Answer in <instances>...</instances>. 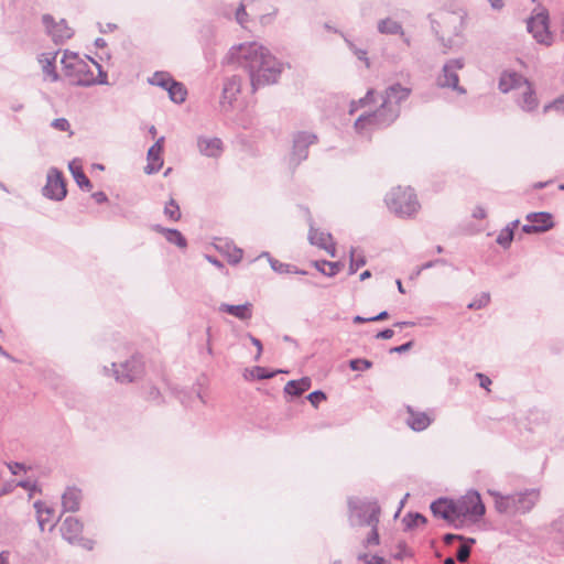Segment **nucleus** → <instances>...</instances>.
<instances>
[{
	"label": "nucleus",
	"mask_w": 564,
	"mask_h": 564,
	"mask_svg": "<svg viewBox=\"0 0 564 564\" xmlns=\"http://www.w3.org/2000/svg\"><path fill=\"white\" fill-rule=\"evenodd\" d=\"M228 61L237 63L250 78L252 91L275 84L282 73L283 64L263 45L257 42L232 46Z\"/></svg>",
	"instance_id": "1"
},
{
	"label": "nucleus",
	"mask_w": 564,
	"mask_h": 564,
	"mask_svg": "<svg viewBox=\"0 0 564 564\" xmlns=\"http://www.w3.org/2000/svg\"><path fill=\"white\" fill-rule=\"evenodd\" d=\"M457 508L462 509L458 512L460 523H463V520L466 518L477 521L486 512V508L481 500V497L475 490L468 491L465 496H463L460 499H458Z\"/></svg>",
	"instance_id": "9"
},
{
	"label": "nucleus",
	"mask_w": 564,
	"mask_h": 564,
	"mask_svg": "<svg viewBox=\"0 0 564 564\" xmlns=\"http://www.w3.org/2000/svg\"><path fill=\"white\" fill-rule=\"evenodd\" d=\"M72 58L74 59V64L66 65V76L84 74L88 76L87 78L93 77V72L89 69L86 62L80 59L77 54H72Z\"/></svg>",
	"instance_id": "27"
},
{
	"label": "nucleus",
	"mask_w": 564,
	"mask_h": 564,
	"mask_svg": "<svg viewBox=\"0 0 564 564\" xmlns=\"http://www.w3.org/2000/svg\"><path fill=\"white\" fill-rule=\"evenodd\" d=\"M82 490L76 487H68L62 496V506L64 511L76 512L79 510L82 501Z\"/></svg>",
	"instance_id": "23"
},
{
	"label": "nucleus",
	"mask_w": 564,
	"mask_h": 564,
	"mask_svg": "<svg viewBox=\"0 0 564 564\" xmlns=\"http://www.w3.org/2000/svg\"><path fill=\"white\" fill-rule=\"evenodd\" d=\"M173 79L174 78L170 73L158 70L152 75V77L149 78L148 82L150 85L161 87L167 91L170 82H173Z\"/></svg>",
	"instance_id": "35"
},
{
	"label": "nucleus",
	"mask_w": 564,
	"mask_h": 564,
	"mask_svg": "<svg viewBox=\"0 0 564 564\" xmlns=\"http://www.w3.org/2000/svg\"><path fill=\"white\" fill-rule=\"evenodd\" d=\"M17 486H19L25 490H29V491H33L36 488V484L29 479L18 481Z\"/></svg>",
	"instance_id": "60"
},
{
	"label": "nucleus",
	"mask_w": 564,
	"mask_h": 564,
	"mask_svg": "<svg viewBox=\"0 0 564 564\" xmlns=\"http://www.w3.org/2000/svg\"><path fill=\"white\" fill-rule=\"evenodd\" d=\"M90 61L97 66L98 73H99V78L96 79V78H94V76L89 77V78H78L74 83L76 86L88 87V86H91V85H95V84H100V85L107 84L108 75L102 69L101 65L99 63L95 62L93 58H90Z\"/></svg>",
	"instance_id": "31"
},
{
	"label": "nucleus",
	"mask_w": 564,
	"mask_h": 564,
	"mask_svg": "<svg viewBox=\"0 0 564 564\" xmlns=\"http://www.w3.org/2000/svg\"><path fill=\"white\" fill-rule=\"evenodd\" d=\"M498 86L505 94L516 90V102L523 111L532 112L538 108L539 100L535 90L532 84L521 74L516 72L503 73Z\"/></svg>",
	"instance_id": "3"
},
{
	"label": "nucleus",
	"mask_w": 564,
	"mask_h": 564,
	"mask_svg": "<svg viewBox=\"0 0 564 564\" xmlns=\"http://www.w3.org/2000/svg\"><path fill=\"white\" fill-rule=\"evenodd\" d=\"M307 214H310L307 212ZM308 240L312 245L317 246L321 249L326 250L332 257H335V245L333 243V237L329 232L321 231L314 227V221L308 215Z\"/></svg>",
	"instance_id": "15"
},
{
	"label": "nucleus",
	"mask_w": 564,
	"mask_h": 564,
	"mask_svg": "<svg viewBox=\"0 0 564 564\" xmlns=\"http://www.w3.org/2000/svg\"><path fill=\"white\" fill-rule=\"evenodd\" d=\"M165 239L170 242V243H173L175 246H177L178 248H186L187 247V240L186 238L182 235V232L177 229H170V230H166V236H165Z\"/></svg>",
	"instance_id": "38"
},
{
	"label": "nucleus",
	"mask_w": 564,
	"mask_h": 564,
	"mask_svg": "<svg viewBox=\"0 0 564 564\" xmlns=\"http://www.w3.org/2000/svg\"><path fill=\"white\" fill-rule=\"evenodd\" d=\"M543 228L542 226H535L533 225L532 223H529V224H525L522 226V231L524 234H528V235H531V234H543Z\"/></svg>",
	"instance_id": "53"
},
{
	"label": "nucleus",
	"mask_w": 564,
	"mask_h": 564,
	"mask_svg": "<svg viewBox=\"0 0 564 564\" xmlns=\"http://www.w3.org/2000/svg\"><path fill=\"white\" fill-rule=\"evenodd\" d=\"M394 335V332L391 328H384L377 333L376 338L377 339H390Z\"/></svg>",
	"instance_id": "61"
},
{
	"label": "nucleus",
	"mask_w": 564,
	"mask_h": 564,
	"mask_svg": "<svg viewBox=\"0 0 564 564\" xmlns=\"http://www.w3.org/2000/svg\"><path fill=\"white\" fill-rule=\"evenodd\" d=\"M370 527H371V531L366 540L367 544L368 545H371V544L377 545L379 543V533H378V529H377L378 525H370Z\"/></svg>",
	"instance_id": "54"
},
{
	"label": "nucleus",
	"mask_w": 564,
	"mask_h": 564,
	"mask_svg": "<svg viewBox=\"0 0 564 564\" xmlns=\"http://www.w3.org/2000/svg\"><path fill=\"white\" fill-rule=\"evenodd\" d=\"M513 237H514V234L512 232L511 227L510 228H503L499 232L496 241H497V243L499 246H501L502 248L507 249V248L510 247V245H511V242L513 240Z\"/></svg>",
	"instance_id": "41"
},
{
	"label": "nucleus",
	"mask_w": 564,
	"mask_h": 564,
	"mask_svg": "<svg viewBox=\"0 0 564 564\" xmlns=\"http://www.w3.org/2000/svg\"><path fill=\"white\" fill-rule=\"evenodd\" d=\"M551 109H556V110H563L564 111V97H560V98L555 99L554 101L545 105L544 108H543V112L546 113Z\"/></svg>",
	"instance_id": "50"
},
{
	"label": "nucleus",
	"mask_w": 564,
	"mask_h": 564,
	"mask_svg": "<svg viewBox=\"0 0 564 564\" xmlns=\"http://www.w3.org/2000/svg\"><path fill=\"white\" fill-rule=\"evenodd\" d=\"M476 377L479 379V386L481 388L488 390L489 386L491 384V379L489 377H487L486 375L480 373V372H478L476 375Z\"/></svg>",
	"instance_id": "59"
},
{
	"label": "nucleus",
	"mask_w": 564,
	"mask_h": 564,
	"mask_svg": "<svg viewBox=\"0 0 564 564\" xmlns=\"http://www.w3.org/2000/svg\"><path fill=\"white\" fill-rule=\"evenodd\" d=\"M54 62L55 56L46 57L45 63L43 65V72L51 77L52 82H57L59 76L55 69Z\"/></svg>",
	"instance_id": "45"
},
{
	"label": "nucleus",
	"mask_w": 564,
	"mask_h": 564,
	"mask_svg": "<svg viewBox=\"0 0 564 564\" xmlns=\"http://www.w3.org/2000/svg\"><path fill=\"white\" fill-rule=\"evenodd\" d=\"M390 557L394 561H406L413 557V552L404 542L400 541L395 546L391 547Z\"/></svg>",
	"instance_id": "33"
},
{
	"label": "nucleus",
	"mask_w": 564,
	"mask_h": 564,
	"mask_svg": "<svg viewBox=\"0 0 564 564\" xmlns=\"http://www.w3.org/2000/svg\"><path fill=\"white\" fill-rule=\"evenodd\" d=\"M164 215L173 221H177L181 218L180 206L175 199L171 198L164 207Z\"/></svg>",
	"instance_id": "40"
},
{
	"label": "nucleus",
	"mask_w": 564,
	"mask_h": 564,
	"mask_svg": "<svg viewBox=\"0 0 564 564\" xmlns=\"http://www.w3.org/2000/svg\"><path fill=\"white\" fill-rule=\"evenodd\" d=\"M297 386L304 389V391H307L311 388V379L308 377H303L299 380H293Z\"/></svg>",
	"instance_id": "62"
},
{
	"label": "nucleus",
	"mask_w": 564,
	"mask_h": 564,
	"mask_svg": "<svg viewBox=\"0 0 564 564\" xmlns=\"http://www.w3.org/2000/svg\"><path fill=\"white\" fill-rule=\"evenodd\" d=\"M248 338L250 339V341L252 343V345H254L257 347V355L254 357V360L258 361L260 356H261V352H262V343L260 339H258L257 337L252 336L251 334H247Z\"/></svg>",
	"instance_id": "56"
},
{
	"label": "nucleus",
	"mask_w": 564,
	"mask_h": 564,
	"mask_svg": "<svg viewBox=\"0 0 564 564\" xmlns=\"http://www.w3.org/2000/svg\"><path fill=\"white\" fill-rule=\"evenodd\" d=\"M525 220L528 223H532L535 226H542L543 232H546L551 230L555 224L553 221V216L549 212H536V213H530L525 216Z\"/></svg>",
	"instance_id": "26"
},
{
	"label": "nucleus",
	"mask_w": 564,
	"mask_h": 564,
	"mask_svg": "<svg viewBox=\"0 0 564 564\" xmlns=\"http://www.w3.org/2000/svg\"><path fill=\"white\" fill-rule=\"evenodd\" d=\"M262 256L268 257L271 269L276 273L306 274L305 271L297 269L295 265L280 262L279 260L270 257L269 252H263Z\"/></svg>",
	"instance_id": "28"
},
{
	"label": "nucleus",
	"mask_w": 564,
	"mask_h": 564,
	"mask_svg": "<svg viewBox=\"0 0 564 564\" xmlns=\"http://www.w3.org/2000/svg\"><path fill=\"white\" fill-rule=\"evenodd\" d=\"M219 311L232 315L240 321H248L252 317V304L248 302L239 305L223 303L219 306Z\"/></svg>",
	"instance_id": "24"
},
{
	"label": "nucleus",
	"mask_w": 564,
	"mask_h": 564,
	"mask_svg": "<svg viewBox=\"0 0 564 564\" xmlns=\"http://www.w3.org/2000/svg\"><path fill=\"white\" fill-rule=\"evenodd\" d=\"M464 67L463 58H453L447 61L443 68L442 74L437 77V85L441 88H452L458 94H466V89L459 86V78L457 70Z\"/></svg>",
	"instance_id": "11"
},
{
	"label": "nucleus",
	"mask_w": 564,
	"mask_h": 564,
	"mask_svg": "<svg viewBox=\"0 0 564 564\" xmlns=\"http://www.w3.org/2000/svg\"><path fill=\"white\" fill-rule=\"evenodd\" d=\"M443 541L445 545L454 547L452 555L460 563L467 561L471 545L475 543V539L473 538H464L463 535L454 533H446L443 536Z\"/></svg>",
	"instance_id": "14"
},
{
	"label": "nucleus",
	"mask_w": 564,
	"mask_h": 564,
	"mask_svg": "<svg viewBox=\"0 0 564 564\" xmlns=\"http://www.w3.org/2000/svg\"><path fill=\"white\" fill-rule=\"evenodd\" d=\"M488 494L494 498L496 510L509 516L528 513L540 500V490L535 488L510 495L489 489Z\"/></svg>",
	"instance_id": "2"
},
{
	"label": "nucleus",
	"mask_w": 564,
	"mask_h": 564,
	"mask_svg": "<svg viewBox=\"0 0 564 564\" xmlns=\"http://www.w3.org/2000/svg\"><path fill=\"white\" fill-rule=\"evenodd\" d=\"M43 195L52 200L61 202L67 195L66 181L62 171L51 167L47 172Z\"/></svg>",
	"instance_id": "12"
},
{
	"label": "nucleus",
	"mask_w": 564,
	"mask_h": 564,
	"mask_svg": "<svg viewBox=\"0 0 564 564\" xmlns=\"http://www.w3.org/2000/svg\"><path fill=\"white\" fill-rule=\"evenodd\" d=\"M197 148L202 155L218 158L223 152V141L219 138H197Z\"/></svg>",
	"instance_id": "21"
},
{
	"label": "nucleus",
	"mask_w": 564,
	"mask_h": 564,
	"mask_svg": "<svg viewBox=\"0 0 564 564\" xmlns=\"http://www.w3.org/2000/svg\"><path fill=\"white\" fill-rule=\"evenodd\" d=\"M278 371H270L267 368L257 366L251 371V376L258 380L273 378Z\"/></svg>",
	"instance_id": "46"
},
{
	"label": "nucleus",
	"mask_w": 564,
	"mask_h": 564,
	"mask_svg": "<svg viewBox=\"0 0 564 564\" xmlns=\"http://www.w3.org/2000/svg\"><path fill=\"white\" fill-rule=\"evenodd\" d=\"M68 169L79 188L87 192H89L93 188L90 180L84 173L82 165L77 163L76 160L69 162Z\"/></svg>",
	"instance_id": "25"
},
{
	"label": "nucleus",
	"mask_w": 564,
	"mask_h": 564,
	"mask_svg": "<svg viewBox=\"0 0 564 564\" xmlns=\"http://www.w3.org/2000/svg\"><path fill=\"white\" fill-rule=\"evenodd\" d=\"M401 107L390 106L381 99L380 106L371 112L360 115L355 121V129L359 133L366 130H380L390 127L400 117Z\"/></svg>",
	"instance_id": "4"
},
{
	"label": "nucleus",
	"mask_w": 564,
	"mask_h": 564,
	"mask_svg": "<svg viewBox=\"0 0 564 564\" xmlns=\"http://www.w3.org/2000/svg\"><path fill=\"white\" fill-rule=\"evenodd\" d=\"M405 410L408 413L405 423L411 430L422 432L431 425L433 420L426 412L415 411L411 405H405Z\"/></svg>",
	"instance_id": "18"
},
{
	"label": "nucleus",
	"mask_w": 564,
	"mask_h": 564,
	"mask_svg": "<svg viewBox=\"0 0 564 564\" xmlns=\"http://www.w3.org/2000/svg\"><path fill=\"white\" fill-rule=\"evenodd\" d=\"M91 197L95 199V202H96L97 204H104V203H106V202L108 200L107 195H106L104 192H101V191H99V192H95V193L91 195Z\"/></svg>",
	"instance_id": "63"
},
{
	"label": "nucleus",
	"mask_w": 564,
	"mask_h": 564,
	"mask_svg": "<svg viewBox=\"0 0 564 564\" xmlns=\"http://www.w3.org/2000/svg\"><path fill=\"white\" fill-rule=\"evenodd\" d=\"M315 268L326 276H335L343 267V263L339 261L330 262L327 260L315 261Z\"/></svg>",
	"instance_id": "32"
},
{
	"label": "nucleus",
	"mask_w": 564,
	"mask_h": 564,
	"mask_svg": "<svg viewBox=\"0 0 564 564\" xmlns=\"http://www.w3.org/2000/svg\"><path fill=\"white\" fill-rule=\"evenodd\" d=\"M317 142V135L306 131L293 134L292 150L289 156V166L295 170L308 156V148Z\"/></svg>",
	"instance_id": "7"
},
{
	"label": "nucleus",
	"mask_w": 564,
	"mask_h": 564,
	"mask_svg": "<svg viewBox=\"0 0 564 564\" xmlns=\"http://www.w3.org/2000/svg\"><path fill=\"white\" fill-rule=\"evenodd\" d=\"M430 509L434 517L446 520L455 528H458L459 524H462L458 513L460 509L457 508V500L438 498L431 503Z\"/></svg>",
	"instance_id": "13"
},
{
	"label": "nucleus",
	"mask_w": 564,
	"mask_h": 564,
	"mask_svg": "<svg viewBox=\"0 0 564 564\" xmlns=\"http://www.w3.org/2000/svg\"><path fill=\"white\" fill-rule=\"evenodd\" d=\"M113 375L118 382L130 383L141 378L144 373V361L141 355H133L130 359L119 365L112 364Z\"/></svg>",
	"instance_id": "8"
},
{
	"label": "nucleus",
	"mask_w": 564,
	"mask_h": 564,
	"mask_svg": "<svg viewBox=\"0 0 564 564\" xmlns=\"http://www.w3.org/2000/svg\"><path fill=\"white\" fill-rule=\"evenodd\" d=\"M411 88L402 86L400 83L388 86L381 96L383 101L390 106H399L405 101L411 95Z\"/></svg>",
	"instance_id": "17"
},
{
	"label": "nucleus",
	"mask_w": 564,
	"mask_h": 564,
	"mask_svg": "<svg viewBox=\"0 0 564 564\" xmlns=\"http://www.w3.org/2000/svg\"><path fill=\"white\" fill-rule=\"evenodd\" d=\"M414 345L413 340L406 341L400 346L390 348V354H403L409 351Z\"/></svg>",
	"instance_id": "51"
},
{
	"label": "nucleus",
	"mask_w": 564,
	"mask_h": 564,
	"mask_svg": "<svg viewBox=\"0 0 564 564\" xmlns=\"http://www.w3.org/2000/svg\"><path fill=\"white\" fill-rule=\"evenodd\" d=\"M306 399L310 401V403L314 408H317L322 401L326 400V394L322 390H315V391L311 392L306 397Z\"/></svg>",
	"instance_id": "48"
},
{
	"label": "nucleus",
	"mask_w": 564,
	"mask_h": 564,
	"mask_svg": "<svg viewBox=\"0 0 564 564\" xmlns=\"http://www.w3.org/2000/svg\"><path fill=\"white\" fill-rule=\"evenodd\" d=\"M375 102V89L370 88L367 90L366 95L360 98L358 101L352 100L350 102V113L357 111L360 107H365L367 105H371Z\"/></svg>",
	"instance_id": "39"
},
{
	"label": "nucleus",
	"mask_w": 564,
	"mask_h": 564,
	"mask_svg": "<svg viewBox=\"0 0 564 564\" xmlns=\"http://www.w3.org/2000/svg\"><path fill=\"white\" fill-rule=\"evenodd\" d=\"M163 143H164V137H161L155 141L153 145L148 151V164L144 167V172L147 174H153L161 170L163 165V160L161 158V154L163 152Z\"/></svg>",
	"instance_id": "19"
},
{
	"label": "nucleus",
	"mask_w": 564,
	"mask_h": 564,
	"mask_svg": "<svg viewBox=\"0 0 564 564\" xmlns=\"http://www.w3.org/2000/svg\"><path fill=\"white\" fill-rule=\"evenodd\" d=\"M348 505L354 524L378 525L381 509L377 501H355L350 499Z\"/></svg>",
	"instance_id": "6"
},
{
	"label": "nucleus",
	"mask_w": 564,
	"mask_h": 564,
	"mask_svg": "<svg viewBox=\"0 0 564 564\" xmlns=\"http://www.w3.org/2000/svg\"><path fill=\"white\" fill-rule=\"evenodd\" d=\"M242 259V250L234 248L232 252L228 254V262L231 264H238Z\"/></svg>",
	"instance_id": "52"
},
{
	"label": "nucleus",
	"mask_w": 564,
	"mask_h": 564,
	"mask_svg": "<svg viewBox=\"0 0 564 564\" xmlns=\"http://www.w3.org/2000/svg\"><path fill=\"white\" fill-rule=\"evenodd\" d=\"M8 467L13 475H18L20 471L26 470V466L23 463L18 462L10 463Z\"/></svg>",
	"instance_id": "58"
},
{
	"label": "nucleus",
	"mask_w": 564,
	"mask_h": 564,
	"mask_svg": "<svg viewBox=\"0 0 564 564\" xmlns=\"http://www.w3.org/2000/svg\"><path fill=\"white\" fill-rule=\"evenodd\" d=\"M246 17H247L246 8H245V6L241 3V4L237 8V10H236V20H237V22H238L241 26H245Z\"/></svg>",
	"instance_id": "55"
},
{
	"label": "nucleus",
	"mask_w": 564,
	"mask_h": 564,
	"mask_svg": "<svg viewBox=\"0 0 564 564\" xmlns=\"http://www.w3.org/2000/svg\"><path fill=\"white\" fill-rule=\"evenodd\" d=\"M345 42L347 44V46L349 47V50L352 52V54L359 59V61H362L365 62L366 66L369 67L370 66V62H369V58L367 57V51L366 50H362V48H359L355 45V43L352 41H350L349 39L345 37Z\"/></svg>",
	"instance_id": "42"
},
{
	"label": "nucleus",
	"mask_w": 564,
	"mask_h": 564,
	"mask_svg": "<svg viewBox=\"0 0 564 564\" xmlns=\"http://www.w3.org/2000/svg\"><path fill=\"white\" fill-rule=\"evenodd\" d=\"M75 544H78L82 547L90 551V550H93L95 542L90 539L83 538L82 535H79L78 540H76Z\"/></svg>",
	"instance_id": "57"
},
{
	"label": "nucleus",
	"mask_w": 564,
	"mask_h": 564,
	"mask_svg": "<svg viewBox=\"0 0 564 564\" xmlns=\"http://www.w3.org/2000/svg\"><path fill=\"white\" fill-rule=\"evenodd\" d=\"M34 508L37 513V521L41 530H44V525L50 521V518L54 514V509L47 507L42 501L34 502Z\"/></svg>",
	"instance_id": "34"
},
{
	"label": "nucleus",
	"mask_w": 564,
	"mask_h": 564,
	"mask_svg": "<svg viewBox=\"0 0 564 564\" xmlns=\"http://www.w3.org/2000/svg\"><path fill=\"white\" fill-rule=\"evenodd\" d=\"M372 367V361L365 358H355L349 360V368L352 371H364Z\"/></svg>",
	"instance_id": "44"
},
{
	"label": "nucleus",
	"mask_w": 564,
	"mask_h": 564,
	"mask_svg": "<svg viewBox=\"0 0 564 564\" xmlns=\"http://www.w3.org/2000/svg\"><path fill=\"white\" fill-rule=\"evenodd\" d=\"M402 522L406 530H412L421 524L426 523V518L419 512H410L403 518Z\"/></svg>",
	"instance_id": "37"
},
{
	"label": "nucleus",
	"mask_w": 564,
	"mask_h": 564,
	"mask_svg": "<svg viewBox=\"0 0 564 564\" xmlns=\"http://www.w3.org/2000/svg\"><path fill=\"white\" fill-rule=\"evenodd\" d=\"M284 392L285 394H289V395H292V397H300L302 395L305 391L303 388H301L300 386H297V383H295L293 380H290L285 387H284Z\"/></svg>",
	"instance_id": "47"
},
{
	"label": "nucleus",
	"mask_w": 564,
	"mask_h": 564,
	"mask_svg": "<svg viewBox=\"0 0 564 564\" xmlns=\"http://www.w3.org/2000/svg\"><path fill=\"white\" fill-rule=\"evenodd\" d=\"M487 213L484 207L477 206L473 212V217L476 219H484L486 218Z\"/></svg>",
	"instance_id": "64"
},
{
	"label": "nucleus",
	"mask_w": 564,
	"mask_h": 564,
	"mask_svg": "<svg viewBox=\"0 0 564 564\" xmlns=\"http://www.w3.org/2000/svg\"><path fill=\"white\" fill-rule=\"evenodd\" d=\"M51 127L59 131H68L70 129V124L65 118H56L51 122Z\"/></svg>",
	"instance_id": "49"
},
{
	"label": "nucleus",
	"mask_w": 564,
	"mask_h": 564,
	"mask_svg": "<svg viewBox=\"0 0 564 564\" xmlns=\"http://www.w3.org/2000/svg\"><path fill=\"white\" fill-rule=\"evenodd\" d=\"M490 302V294L488 292H482L478 297L471 301L467 307L469 310H480L486 307Z\"/></svg>",
	"instance_id": "43"
},
{
	"label": "nucleus",
	"mask_w": 564,
	"mask_h": 564,
	"mask_svg": "<svg viewBox=\"0 0 564 564\" xmlns=\"http://www.w3.org/2000/svg\"><path fill=\"white\" fill-rule=\"evenodd\" d=\"M167 94L173 102L182 104L186 100L187 90L181 82L173 79V82H170Z\"/></svg>",
	"instance_id": "29"
},
{
	"label": "nucleus",
	"mask_w": 564,
	"mask_h": 564,
	"mask_svg": "<svg viewBox=\"0 0 564 564\" xmlns=\"http://www.w3.org/2000/svg\"><path fill=\"white\" fill-rule=\"evenodd\" d=\"M83 531V523L75 517L68 516L61 525L62 536L70 544H75L76 540Z\"/></svg>",
	"instance_id": "22"
},
{
	"label": "nucleus",
	"mask_w": 564,
	"mask_h": 564,
	"mask_svg": "<svg viewBox=\"0 0 564 564\" xmlns=\"http://www.w3.org/2000/svg\"><path fill=\"white\" fill-rule=\"evenodd\" d=\"M386 204L399 217H411L420 208L416 195L411 187L392 188L386 196Z\"/></svg>",
	"instance_id": "5"
},
{
	"label": "nucleus",
	"mask_w": 564,
	"mask_h": 564,
	"mask_svg": "<svg viewBox=\"0 0 564 564\" xmlns=\"http://www.w3.org/2000/svg\"><path fill=\"white\" fill-rule=\"evenodd\" d=\"M42 21L48 33L52 35L54 42L62 43L73 36V30L67 26L65 20H61L58 23H56L52 15L44 14Z\"/></svg>",
	"instance_id": "16"
},
{
	"label": "nucleus",
	"mask_w": 564,
	"mask_h": 564,
	"mask_svg": "<svg viewBox=\"0 0 564 564\" xmlns=\"http://www.w3.org/2000/svg\"><path fill=\"white\" fill-rule=\"evenodd\" d=\"M378 31L381 34H400L403 35L402 24L390 18L382 19L378 22Z\"/></svg>",
	"instance_id": "30"
},
{
	"label": "nucleus",
	"mask_w": 564,
	"mask_h": 564,
	"mask_svg": "<svg viewBox=\"0 0 564 564\" xmlns=\"http://www.w3.org/2000/svg\"><path fill=\"white\" fill-rule=\"evenodd\" d=\"M527 29L538 43L543 45L552 44L553 34L550 31V19L546 10H542L529 18Z\"/></svg>",
	"instance_id": "10"
},
{
	"label": "nucleus",
	"mask_w": 564,
	"mask_h": 564,
	"mask_svg": "<svg viewBox=\"0 0 564 564\" xmlns=\"http://www.w3.org/2000/svg\"><path fill=\"white\" fill-rule=\"evenodd\" d=\"M350 261H349V274H355L357 270L366 264V257L360 253L357 254L356 248L351 247L349 251Z\"/></svg>",
	"instance_id": "36"
},
{
	"label": "nucleus",
	"mask_w": 564,
	"mask_h": 564,
	"mask_svg": "<svg viewBox=\"0 0 564 564\" xmlns=\"http://www.w3.org/2000/svg\"><path fill=\"white\" fill-rule=\"evenodd\" d=\"M241 84L242 79L238 75H232L231 77L226 78L220 99V105L223 107L226 105L231 106L237 94H239L241 90Z\"/></svg>",
	"instance_id": "20"
}]
</instances>
